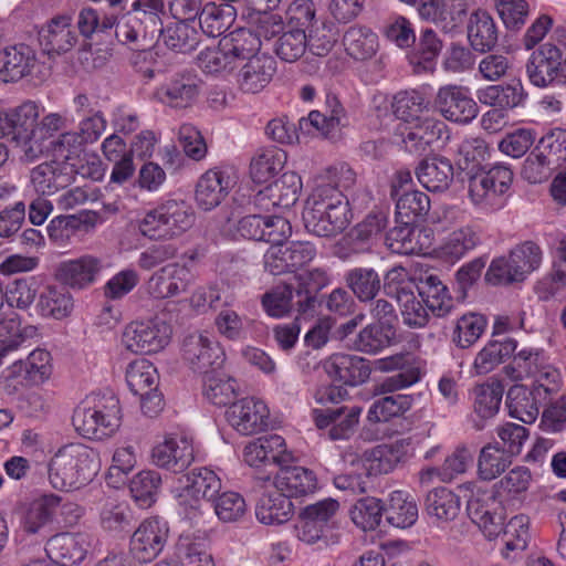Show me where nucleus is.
<instances>
[{"label": "nucleus", "instance_id": "f257e3e1", "mask_svg": "<svg viewBox=\"0 0 566 566\" xmlns=\"http://www.w3.org/2000/svg\"><path fill=\"white\" fill-rule=\"evenodd\" d=\"M302 217L308 232L329 238L342 233L353 214L344 192L331 185H318L306 199Z\"/></svg>", "mask_w": 566, "mask_h": 566}, {"label": "nucleus", "instance_id": "f03ea898", "mask_svg": "<svg viewBox=\"0 0 566 566\" xmlns=\"http://www.w3.org/2000/svg\"><path fill=\"white\" fill-rule=\"evenodd\" d=\"M98 470L97 453L81 443H71L59 449L48 467L51 485L61 491L78 490L87 485Z\"/></svg>", "mask_w": 566, "mask_h": 566}, {"label": "nucleus", "instance_id": "7ed1b4c3", "mask_svg": "<svg viewBox=\"0 0 566 566\" xmlns=\"http://www.w3.org/2000/svg\"><path fill=\"white\" fill-rule=\"evenodd\" d=\"M119 400L113 394L86 397L74 410L72 423L84 438L103 440L120 427Z\"/></svg>", "mask_w": 566, "mask_h": 566}, {"label": "nucleus", "instance_id": "20e7f679", "mask_svg": "<svg viewBox=\"0 0 566 566\" xmlns=\"http://www.w3.org/2000/svg\"><path fill=\"white\" fill-rule=\"evenodd\" d=\"M164 10V0H135L132 10L116 24L117 40L137 51L150 49L163 25Z\"/></svg>", "mask_w": 566, "mask_h": 566}, {"label": "nucleus", "instance_id": "39448f33", "mask_svg": "<svg viewBox=\"0 0 566 566\" xmlns=\"http://www.w3.org/2000/svg\"><path fill=\"white\" fill-rule=\"evenodd\" d=\"M195 221V211L185 201L167 200L145 213L138 230L150 240H171L188 231Z\"/></svg>", "mask_w": 566, "mask_h": 566}, {"label": "nucleus", "instance_id": "423d86ee", "mask_svg": "<svg viewBox=\"0 0 566 566\" xmlns=\"http://www.w3.org/2000/svg\"><path fill=\"white\" fill-rule=\"evenodd\" d=\"M171 336V327L159 317L129 323L122 335L123 345L135 354H151L161 350Z\"/></svg>", "mask_w": 566, "mask_h": 566}, {"label": "nucleus", "instance_id": "0eeeda50", "mask_svg": "<svg viewBox=\"0 0 566 566\" xmlns=\"http://www.w3.org/2000/svg\"><path fill=\"white\" fill-rule=\"evenodd\" d=\"M181 354L190 368L201 375L221 369L226 360L220 344L212 336L200 332L184 337Z\"/></svg>", "mask_w": 566, "mask_h": 566}, {"label": "nucleus", "instance_id": "6e6552de", "mask_svg": "<svg viewBox=\"0 0 566 566\" xmlns=\"http://www.w3.org/2000/svg\"><path fill=\"white\" fill-rule=\"evenodd\" d=\"M467 176L469 197L474 205L492 203L510 189L513 181L512 170L503 165L479 168Z\"/></svg>", "mask_w": 566, "mask_h": 566}, {"label": "nucleus", "instance_id": "1a4fd4ad", "mask_svg": "<svg viewBox=\"0 0 566 566\" xmlns=\"http://www.w3.org/2000/svg\"><path fill=\"white\" fill-rule=\"evenodd\" d=\"M468 516L479 526L485 537L493 539L502 531L506 510L502 501L489 491L476 490L467 503Z\"/></svg>", "mask_w": 566, "mask_h": 566}, {"label": "nucleus", "instance_id": "9d476101", "mask_svg": "<svg viewBox=\"0 0 566 566\" xmlns=\"http://www.w3.org/2000/svg\"><path fill=\"white\" fill-rule=\"evenodd\" d=\"M526 73L531 83L537 87H545L557 77L566 78V57L563 50L553 43L539 45L531 54Z\"/></svg>", "mask_w": 566, "mask_h": 566}, {"label": "nucleus", "instance_id": "9b49d317", "mask_svg": "<svg viewBox=\"0 0 566 566\" xmlns=\"http://www.w3.org/2000/svg\"><path fill=\"white\" fill-rule=\"evenodd\" d=\"M39 115V106L32 101H25L9 112L0 113V134L11 136V139L21 149L23 160L25 159V149L32 139Z\"/></svg>", "mask_w": 566, "mask_h": 566}, {"label": "nucleus", "instance_id": "f8f14e48", "mask_svg": "<svg viewBox=\"0 0 566 566\" xmlns=\"http://www.w3.org/2000/svg\"><path fill=\"white\" fill-rule=\"evenodd\" d=\"M169 528L166 522L158 517L143 521L133 533L129 542V553L139 563H149L164 549L168 539Z\"/></svg>", "mask_w": 566, "mask_h": 566}, {"label": "nucleus", "instance_id": "ddd939ff", "mask_svg": "<svg viewBox=\"0 0 566 566\" xmlns=\"http://www.w3.org/2000/svg\"><path fill=\"white\" fill-rule=\"evenodd\" d=\"M436 106L443 118L454 123L468 124L479 114V106L470 90L462 85H446L439 88Z\"/></svg>", "mask_w": 566, "mask_h": 566}, {"label": "nucleus", "instance_id": "4468645a", "mask_svg": "<svg viewBox=\"0 0 566 566\" xmlns=\"http://www.w3.org/2000/svg\"><path fill=\"white\" fill-rule=\"evenodd\" d=\"M200 91V80L190 71L171 74L155 91V98L161 104L172 108H187L191 106Z\"/></svg>", "mask_w": 566, "mask_h": 566}, {"label": "nucleus", "instance_id": "2eb2a0df", "mask_svg": "<svg viewBox=\"0 0 566 566\" xmlns=\"http://www.w3.org/2000/svg\"><path fill=\"white\" fill-rule=\"evenodd\" d=\"M270 411L266 405L254 398H243L227 410L229 423L243 436L256 434L269 426Z\"/></svg>", "mask_w": 566, "mask_h": 566}, {"label": "nucleus", "instance_id": "dca6fc26", "mask_svg": "<svg viewBox=\"0 0 566 566\" xmlns=\"http://www.w3.org/2000/svg\"><path fill=\"white\" fill-rule=\"evenodd\" d=\"M39 66L35 50L25 43L0 50V77L6 83L33 76Z\"/></svg>", "mask_w": 566, "mask_h": 566}, {"label": "nucleus", "instance_id": "f3484780", "mask_svg": "<svg viewBox=\"0 0 566 566\" xmlns=\"http://www.w3.org/2000/svg\"><path fill=\"white\" fill-rule=\"evenodd\" d=\"M186 482L178 496L180 505L191 510H199L200 501H211L221 490V481L210 469H193L185 475Z\"/></svg>", "mask_w": 566, "mask_h": 566}, {"label": "nucleus", "instance_id": "a211bd4d", "mask_svg": "<svg viewBox=\"0 0 566 566\" xmlns=\"http://www.w3.org/2000/svg\"><path fill=\"white\" fill-rule=\"evenodd\" d=\"M74 168L57 159L44 161L30 171V182L38 195L51 196L66 188L73 179Z\"/></svg>", "mask_w": 566, "mask_h": 566}, {"label": "nucleus", "instance_id": "6ab92c4d", "mask_svg": "<svg viewBox=\"0 0 566 566\" xmlns=\"http://www.w3.org/2000/svg\"><path fill=\"white\" fill-rule=\"evenodd\" d=\"M243 455L250 467L273 464L280 469L293 459L292 454L286 451L284 439L279 434L260 437L249 442L244 448Z\"/></svg>", "mask_w": 566, "mask_h": 566}, {"label": "nucleus", "instance_id": "aec40b11", "mask_svg": "<svg viewBox=\"0 0 566 566\" xmlns=\"http://www.w3.org/2000/svg\"><path fill=\"white\" fill-rule=\"evenodd\" d=\"M448 139V127L442 120L423 117L409 128L403 143L409 151L421 154L430 148L442 146Z\"/></svg>", "mask_w": 566, "mask_h": 566}, {"label": "nucleus", "instance_id": "412c9836", "mask_svg": "<svg viewBox=\"0 0 566 566\" xmlns=\"http://www.w3.org/2000/svg\"><path fill=\"white\" fill-rule=\"evenodd\" d=\"M193 448L187 438L167 437L154 447L153 463L175 473L182 472L193 461Z\"/></svg>", "mask_w": 566, "mask_h": 566}, {"label": "nucleus", "instance_id": "4be33fe9", "mask_svg": "<svg viewBox=\"0 0 566 566\" xmlns=\"http://www.w3.org/2000/svg\"><path fill=\"white\" fill-rule=\"evenodd\" d=\"M232 187L233 180L229 174L219 169H209L197 181L196 202L200 209L210 211L227 198Z\"/></svg>", "mask_w": 566, "mask_h": 566}, {"label": "nucleus", "instance_id": "5701e85b", "mask_svg": "<svg viewBox=\"0 0 566 566\" xmlns=\"http://www.w3.org/2000/svg\"><path fill=\"white\" fill-rule=\"evenodd\" d=\"M239 67L237 84L247 94H256L266 87L276 70L274 59L264 53L254 55Z\"/></svg>", "mask_w": 566, "mask_h": 566}, {"label": "nucleus", "instance_id": "b1692460", "mask_svg": "<svg viewBox=\"0 0 566 566\" xmlns=\"http://www.w3.org/2000/svg\"><path fill=\"white\" fill-rule=\"evenodd\" d=\"M295 280L296 311L313 315L319 304L317 295L329 284V276L324 269L315 268L297 274Z\"/></svg>", "mask_w": 566, "mask_h": 566}, {"label": "nucleus", "instance_id": "393cba45", "mask_svg": "<svg viewBox=\"0 0 566 566\" xmlns=\"http://www.w3.org/2000/svg\"><path fill=\"white\" fill-rule=\"evenodd\" d=\"M410 439H399L392 443L379 444L365 452L367 474H388L406 461Z\"/></svg>", "mask_w": 566, "mask_h": 566}, {"label": "nucleus", "instance_id": "a878e982", "mask_svg": "<svg viewBox=\"0 0 566 566\" xmlns=\"http://www.w3.org/2000/svg\"><path fill=\"white\" fill-rule=\"evenodd\" d=\"M102 268L103 264L98 258L83 255L78 259L60 263L56 268L55 276L64 285L81 290L96 280Z\"/></svg>", "mask_w": 566, "mask_h": 566}, {"label": "nucleus", "instance_id": "bb28decb", "mask_svg": "<svg viewBox=\"0 0 566 566\" xmlns=\"http://www.w3.org/2000/svg\"><path fill=\"white\" fill-rule=\"evenodd\" d=\"M327 374L344 385L357 386L365 382L371 368L363 357L347 354H335L326 363Z\"/></svg>", "mask_w": 566, "mask_h": 566}, {"label": "nucleus", "instance_id": "cd10ccee", "mask_svg": "<svg viewBox=\"0 0 566 566\" xmlns=\"http://www.w3.org/2000/svg\"><path fill=\"white\" fill-rule=\"evenodd\" d=\"M416 175L427 190L442 192L451 186L454 168L449 158L436 155L423 158L416 168Z\"/></svg>", "mask_w": 566, "mask_h": 566}, {"label": "nucleus", "instance_id": "c85d7f7f", "mask_svg": "<svg viewBox=\"0 0 566 566\" xmlns=\"http://www.w3.org/2000/svg\"><path fill=\"white\" fill-rule=\"evenodd\" d=\"M71 21L69 15H57L40 31V44L45 53H66L76 44L77 35L72 29Z\"/></svg>", "mask_w": 566, "mask_h": 566}, {"label": "nucleus", "instance_id": "c756f323", "mask_svg": "<svg viewBox=\"0 0 566 566\" xmlns=\"http://www.w3.org/2000/svg\"><path fill=\"white\" fill-rule=\"evenodd\" d=\"M274 485L291 500L315 493L318 482L316 474L310 469L282 467L275 475Z\"/></svg>", "mask_w": 566, "mask_h": 566}, {"label": "nucleus", "instance_id": "7c9ffc66", "mask_svg": "<svg viewBox=\"0 0 566 566\" xmlns=\"http://www.w3.org/2000/svg\"><path fill=\"white\" fill-rule=\"evenodd\" d=\"M542 391L548 394L549 389L544 385H538L533 390L524 385L512 386L506 395L510 416L524 423L534 422L539 413L537 396H541Z\"/></svg>", "mask_w": 566, "mask_h": 566}, {"label": "nucleus", "instance_id": "2f4dec72", "mask_svg": "<svg viewBox=\"0 0 566 566\" xmlns=\"http://www.w3.org/2000/svg\"><path fill=\"white\" fill-rule=\"evenodd\" d=\"M45 552L53 563L61 566L77 565L86 555L83 537L71 533L52 536L45 545Z\"/></svg>", "mask_w": 566, "mask_h": 566}, {"label": "nucleus", "instance_id": "473e14b6", "mask_svg": "<svg viewBox=\"0 0 566 566\" xmlns=\"http://www.w3.org/2000/svg\"><path fill=\"white\" fill-rule=\"evenodd\" d=\"M345 118V109L334 94H326L325 103L321 109L312 111L308 118L300 120L304 126L312 125L326 138L334 139L337 137L339 127Z\"/></svg>", "mask_w": 566, "mask_h": 566}, {"label": "nucleus", "instance_id": "72a5a7b5", "mask_svg": "<svg viewBox=\"0 0 566 566\" xmlns=\"http://www.w3.org/2000/svg\"><path fill=\"white\" fill-rule=\"evenodd\" d=\"M177 20L166 28L161 25L155 40L174 52L190 53L199 43V34L193 25L195 20Z\"/></svg>", "mask_w": 566, "mask_h": 566}, {"label": "nucleus", "instance_id": "f704fd0d", "mask_svg": "<svg viewBox=\"0 0 566 566\" xmlns=\"http://www.w3.org/2000/svg\"><path fill=\"white\" fill-rule=\"evenodd\" d=\"M378 368L382 371L398 370L397 374L386 377L379 385L381 392H394L416 384L420 379L417 367L409 365L407 355H394L378 360Z\"/></svg>", "mask_w": 566, "mask_h": 566}, {"label": "nucleus", "instance_id": "c9c22d12", "mask_svg": "<svg viewBox=\"0 0 566 566\" xmlns=\"http://www.w3.org/2000/svg\"><path fill=\"white\" fill-rule=\"evenodd\" d=\"M416 287L422 302L434 316L444 317L453 308V298L439 276L426 275L419 280Z\"/></svg>", "mask_w": 566, "mask_h": 566}, {"label": "nucleus", "instance_id": "e433bc0d", "mask_svg": "<svg viewBox=\"0 0 566 566\" xmlns=\"http://www.w3.org/2000/svg\"><path fill=\"white\" fill-rule=\"evenodd\" d=\"M66 123V118L59 113H49L38 120L32 139L25 149L24 161L32 163L48 151L50 139L65 128Z\"/></svg>", "mask_w": 566, "mask_h": 566}, {"label": "nucleus", "instance_id": "4c0bfd02", "mask_svg": "<svg viewBox=\"0 0 566 566\" xmlns=\"http://www.w3.org/2000/svg\"><path fill=\"white\" fill-rule=\"evenodd\" d=\"M197 17L202 32L208 36L217 38L235 21L237 9L230 3L208 2L201 7Z\"/></svg>", "mask_w": 566, "mask_h": 566}, {"label": "nucleus", "instance_id": "58836bf2", "mask_svg": "<svg viewBox=\"0 0 566 566\" xmlns=\"http://www.w3.org/2000/svg\"><path fill=\"white\" fill-rule=\"evenodd\" d=\"M255 515L262 524L280 525L293 516V503L286 494L275 488L260 497Z\"/></svg>", "mask_w": 566, "mask_h": 566}, {"label": "nucleus", "instance_id": "ea45409f", "mask_svg": "<svg viewBox=\"0 0 566 566\" xmlns=\"http://www.w3.org/2000/svg\"><path fill=\"white\" fill-rule=\"evenodd\" d=\"M188 272L178 264H168L153 274L148 281V290L156 298H166L185 292L188 283L186 281Z\"/></svg>", "mask_w": 566, "mask_h": 566}, {"label": "nucleus", "instance_id": "a19ab883", "mask_svg": "<svg viewBox=\"0 0 566 566\" xmlns=\"http://www.w3.org/2000/svg\"><path fill=\"white\" fill-rule=\"evenodd\" d=\"M460 510V496L444 486L429 491L424 499L426 513L438 522L448 523L455 520Z\"/></svg>", "mask_w": 566, "mask_h": 566}, {"label": "nucleus", "instance_id": "79ce46f5", "mask_svg": "<svg viewBox=\"0 0 566 566\" xmlns=\"http://www.w3.org/2000/svg\"><path fill=\"white\" fill-rule=\"evenodd\" d=\"M202 388L205 397L220 407L231 406L238 396L237 380L221 373L220 369L202 375Z\"/></svg>", "mask_w": 566, "mask_h": 566}, {"label": "nucleus", "instance_id": "37998d69", "mask_svg": "<svg viewBox=\"0 0 566 566\" xmlns=\"http://www.w3.org/2000/svg\"><path fill=\"white\" fill-rule=\"evenodd\" d=\"M220 42L239 66L254 55L261 54L259 53L261 46L259 36L245 28L235 29L229 34L223 35Z\"/></svg>", "mask_w": 566, "mask_h": 566}, {"label": "nucleus", "instance_id": "c03bdc74", "mask_svg": "<svg viewBox=\"0 0 566 566\" xmlns=\"http://www.w3.org/2000/svg\"><path fill=\"white\" fill-rule=\"evenodd\" d=\"M61 497L54 494L44 495L33 501L24 511L21 525L25 533L36 534L52 522Z\"/></svg>", "mask_w": 566, "mask_h": 566}, {"label": "nucleus", "instance_id": "a18cd8bd", "mask_svg": "<svg viewBox=\"0 0 566 566\" xmlns=\"http://www.w3.org/2000/svg\"><path fill=\"white\" fill-rule=\"evenodd\" d=\"M468 39L473 50L485 53L497 42V30L493 19L485 11L474 12L468 25Z\"/></svg>", "mask_w": 566, "mask_h": 566}, {"label": "nucleus", "instance_id": "49530a36", "mask_svg": "<svg viewBox=\"0 0 566 566\" xmlns=\"http://www.w3.org/2000/svg\"><path fill=\"white\" fill-rule=\"evenodd\" d=\"M524 97V87L520 81L490 85L479 94L481 103L505 111L520 106Z\"/></svg>", "mask_w": 566, "mask_h": 566}, {"label": "nucleus", "instance_id": "de8ad7c7", "mask_svg": "<svg viewBox=\"0 0 566 566\" xmlns=\"http://www.w3.org/2000/svg\"><path fill=\"white\" fill-rule=\"evenodd\" d=\"M517 343L513 338L504 340H490L476 355L473 368L478 375L492 371L497 365L509 358L516 349Z\"/></svg>", "mask_w": 566, "mask_h": 566}, {"label": "nucleus", "instance_id": "09e8293b", "mask_svg": "<svg viewBox=\"0 0 566 566\" xmlns=\"http://www.w3.org/2000/svg\"><path fill=\"white\" fill-rule=\"evenodd\" d=\"M512 455L501 449L500 442L484 446L478 459V474L483 481L500 476L512 464Z\"/></svg>", "mask_w": 566, "mask_h": 566}, {"label": "nucleus", "instance_id": "8fccbe9b", "mask_svg": "<svg viewBox=\"0 0 566 566\" xmlns=\"http://www.w3.org/2000/svg\"><path fill=\"white\" fill-rule=\"evenodd\" d=\"M346 285L361 302H371L381 290V277L371 268H354L345 275Z\"/></svg>", "mask_w": 566, "mask_h": 566}, {"label": "nucleus", "instance_id": "3c124183", "mask_svg": "<svg viewBox=\"0 0 566 566\" xmlns=\"http://www.w3.org/2000/svg\"><path fill=\"white\" fill-rule=\"evenodd\" d=\"M343 44L352 57L367 60L376 53L378 38L369 28L353 25L344 33Z\"/></svg>", "mask_w": 566, "mask_h": 566}, {"label": "nucleus", "instance_id": "603ef678", "mask_svg": "<svg viewBox=\"0 0 566 566\" xmlns=\"http://www.w3.org/2000/svg\"><path fill=\"white\" fill-rule=\"evenodd\" d=\"M387 522L398 528L413 525L418 518V506L403 491H394L385 509Z\"/></svg>", "mask_w": 566, "mask_h": 566}, {"label": "nucleus", "instance_id": "864d4df0", "mask_svg": "<svg viewBox=\"0 0 566 566\" xmlns=\"http://www.w3.org/2000/svg\"><path fill=\"white\" fill-rule=\"evenodd\" d=\"M395 226L385 235V245L397 254H417L421 245L416 241L413 223L395 218Z\"/></svg>", "mask_w": 566, "mask_h": 566}, {"label": "nucleus", "instance_id": "5fc2aeb1", "mask_svg": "<svg viewBox=\"0 0 566 566\" xmlns=\"http://www.w3.org/2000/svg\"><path fill=\"white\" fill-rule=\"evenodd\" d=\"M412 398L408 395H389L376 399L367 413L369 422H387L391 418L403 415L411 408Z\"/></svg>", "mask_w": 566, "mask_h": 566}, {"label": "nucleus", "instance_id": "6e6d98bb", "mask_svg": "<svg viewBox=\"0 0 566 566\" xmlns=\"http://www.w3.org/2000/svg\"><path fill=\"white\" fill-rule=\"evenodd\" d=\"M302 190L301 177L294 171L284 172L277 180L266 187L268 197L274 206L290 208L296 203Z\"/></svg>", "mask_w": 566, "mask_h": 566}, {"label": "nucleus", "instance_id": "4d7b16f0", "mask_svg": "<svg viewBox=\"0 0 566 566\" xmlns=\"http://www.w3.org/2000/svg\"><path fill=\"white\" fill-rule=\"evenodd\" d=\"M480 243V232L472 226H463L449 234L442 245V253L450 260H460Z\"/></svg>", "mask_w": 566, "mask_h": 566}, {"label": "nucleus", "instance_id": "13d9d810", "mask_svg": "<svg viewBox=\"0 0 566 566\" xmlns=\"http://www.w3.org/2000/svg\"><path fill=\"white\" fill-rule=\"evenodd\" d=\"M286 155L282 149L269 148L259 153L250 164V176L255 184L268 182L282 168Z\"/></svg>", "mask_w": 566, "mask_h": 566}, {"label": "nucleus", "instance_id": "bf43d9fd", "mask_svg": "<svg viewBox=\"0 0 566 566\" xmlns=\"http://www.w3.org/2000/svg\"><path fill=\"white\" fill-rule=\"evenodd\" d=\"M85 145L76 132H64L50 140L49 150L54 159L60 163H67L69 167L74 168L76 161L82 163L81 156L84 154Z\"/></svg>", "mask_w": 566, "mask_h": 566}, {"label": "nucleus", "instance_id": "052dcab7", "mask_svg": "<svg viewBox=\"0 0 566 566\" xmlns=\"http://www.w3.org/2000/svg\"><path fill=\"white\" fill-rule=\"evenodd\" d=\"M158 379L156 367L147 359H136L127 367L126 381L135 395H145V391L157 387Z\"/></svg>", "mask_w": 566, "mask_h": 566}, {"label": "nucleus", "instance_id": "680f3d73", "mask_svg": "<svg viewBox=\"0 0 566 566\" xmlns=\"http://www.w3.org/2000/svg\"><path fill=\"white\" fill-rule=\"evenodd\" d=\"M474 411L482 419L494 417L501 406L504 388L499 381L481 384L474 387Z\"/></svg>", "mask_w": 566, "mask_h": 566}, {"label": "nucleus", "instance_id": "e2e57ef3", "mask_svg": "<svg viewBox=\"0 0 566 566\" xmlns=\"http://www.w3.org/2000/svg\"><path fill=\"white\" fill-rule=\"evenodd\" d=\"M396 331L394 327H384L378 324H369L363 328L354 340L356 350L375 354L387 347L395 338Z\"/></svg>", "mask_w": 566, "mask_h": 566}, {"label": "nucleus", "instance_id": "0e129e2a", "mask_svg": "<svg viewBox=\"0 0 566 566\" xmlns=\"http://www.w3.org/2000/svg\"><path fill=\"white\" fill-rule=\"evenodd\" d=\"M486 327V318L479 313L463 314L455 324L452 340L460 348H469L483 334Z\"/></svg>", "mask_w": 566, "mask_h": 566}, {"label": "nucleus", "instance_id": "69168bd1", "mask_svg": "<svg viewBox=\"0 0 566 566\" xmlns=\"http://www.w3.org/2000/svg\"><path fill=\"white\" fill-rule=\"evenodd\" d=\"M430 210V199L427 193L419 190L403 191L396 202V218L405 221H415L427 216Z\"/></svg>", "mask_w": 566, "mask_h": 566}, {"label": "nucleus", "instance_id": "338daca9", "mask_svg": "<svg viewBox=\"0 0 566 566\" xmlns=\"http://www.w3.org/2000/svg\"><path fill=\"white\" fill-rule=\"evenodd\" d=\"M384 512L385 507L379 499L367 496L354 504L350 518L363 531H374L379 526Z\"/></svg>", "mask_w": 566, "mask_h": 566}, {"label": "nucleus", "instance_id": "774afa93", "mask_svg": "<svg viewBox=\"0 0 566 566\" xmlns=\"http://www.w3.org/2000/svg\"><path fill=\"white\" fill-rule=\"evenodd\" d=\"M391 107L397 118L411 123L421 118L420 115L428 108V102L418 91H403L394 96Z\"/></svg>", "mask_w": 566, "mask_h": 566}]
</instances>
